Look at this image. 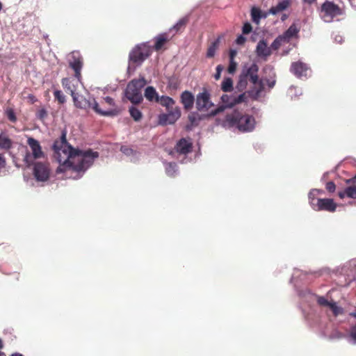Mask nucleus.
<instances>
[{
	"instance_id": "obj_1",
	"label": "nucleus",
	"mask_w": 356,
	"mask_h": 356,
	"mask_svg": "<svg viewBox=\"0 0 356 356\" xmlns=\"http://www.w3.org/2000/svg\"><path fill=\"white\" fill-rule=\"evenodd\" d=\"M54 156L59 163L56 172L65 173L67 178L77 179L93 164L99 153L92 149L74 148L63 137L54 145Z\"/></svg>"
},
{
	"instance_id": "obj_2",
	"label": "nucleus",
	"mask_w": 356,
	"mask_h": 356,
	"mask_svg": "<svg viewBox=\"0 0 356 356\" xmlns=\"http://www.w3.org/2000/svg\"><path fill=\"white\" fill-rule=\"evenodd\" d=\"M223 126L227 128L236 127L241 131L249 132L255 128L256 121L253 116L248 114L242 115L235 111L226 116Z\"/></svg>"
},
{
	"instance_id": "obj_3",
	"label": "nucleus",
	"mask_w": 356,
	"mask_h": 356,
	"mask_svg": "<svg viewBox=\"0 0 356 356\" xmlns=\"http://www.w3.org/2000/svg\"><path fill=\"white\" fill-rule=\"evenodd\" d=\"M249 97H252L253 99H257L258 91L255 93H254V91H250L248 92H243L238 96L229 95L227 94L222 95L220 97L222 105L215 110L211 111L209 115L214 116L216 114L222 112L225 108H232L238 104L246 102Z\"/></svg>"
},
{
	"instance_id": "obj_4",
	"label": "nucleus",
	"mask_w": 356,
	"mask_h": 356,
	"mask_svg": "<svg viewBox=\"0 0 356 356\" xmlns=\"http://www.w3.org/2000/svg\"><path fill=\"white\" fill-rule=\"evenodd\" d=\"M74 105L83 109H92L96 113L103 116L115 115L118 111L115 108H99V104L93 98L89 97L86 99L78 93L72 97Z\"/></svg>"
},
{
	"instance_id": "obj_5",
	"label": "nucleus",
	"mask_w": 356,
	"mask_h": 356,
	"mask_svg": "<svg viewBox=\"0 0 356 356\" xmlns=\"http://www.w3.org/2000/svg\"><path fill=\"white\" fill-rule=\"evenodd\" d=\"M323 191L320 189H312L309 193V202L311 207L315 211H327L334 212L337 209V204L332 199L330 198H318L316 197L321 195Z\"/></svg>"
},
{
	"instance_id": "obj_6",
	"label": "nucleus",
	"mask_w": 356,
	"mask_h": 356,
	"mask_svg": "<svg viewBox=\"0 0 356 356\" xmlns=\"http://www.w3.org/2000/svg\"><path fill=\"white\" fill-rule=\"evenodd\" d=\"M147 84L144 77L130 81L125 90L126 97L133 104H139L143 100L142 88Z\"/></svg>"
},
{
	"instance_id": "obj_7",
	"label": "nucleus",
	"mask_w": 356,
	"mask_h": 356,
	"mask_svg": "<svg viewBox=\"0 0 356 356\" xmlns=\"http://www.w3.org/2000/svg\"><path fill=\"white\" fill-rule=\"evenodd\" d=\"M299 31V26L296 23L292 24L282 35H280L274 40L272 44V47L276 50L280 46L289 43L291 39L298 37Z\"/></svg>"
},
{
	"instance_id": "obj_8",
	"label": "nucleus",
	"mask_w": 356,
	"mask_h": 356,
	"mask_svg": "<svg viewBox=\"0 0 356 356\" xmlns=\"http://www.w3.org/2000/svg\"><path fill=\"white\" fill-rule=\"evenodd\" d=\"M342 14L341 9L332 2H325L321 9L320 15L325 22H330L335 17Z\"/></svg>"
},
{
	"instance_id": "obj_9",
	"label": "nucleus",
	"mask_w": 356,
	"mask_h": 356,
	"mask_svg": "<svg viewBox=\"0 0 356 356\" xmlns=\"http://www.w3.org/2000/svg\"><path fill=\"white\" fill-rule=\"evenodd\" d=\"M257 71L258 67L255 64H252L250 67H245L243 73L241 74L243 76H245V78L250 77L251 81L254 84V89L252 91H254L255 93L258 91V94L264 88L265 82L264 81H261L258 82V76H257Z\"/></svg>"
},
{
	"instance_id": "obj_10",
	"label": "nucleus",
	"mask_w": 356,
	"mask_h": 356,
	"mask_svg": "<svg viewBox=\"0 0 356 356\" xmlns=\"http://www.w3.org/2000/svg\"><path fill=\"white\" fill-rule=\"evenodd\" d=\"M150 54L149 46L143 44L134 48L129 54L131 63L140 64Z\"/></svg>"
},
{
	"instance_id": "obj_11",
	"label": "nucleus",
	"mask_w": 356,
	"mask_h": 356,
	"mask_svg": "<svg viewBox=\"0 0 356 356\" xmlns=\"http://www.w3.org/2000/svg\"><path fill=\"white\" fill-rule=\"evenodd\" d=\"M167 113L159 115V124L161 125L172 124L178 120L181 116V111L179 107L167 110Z\"/></svg>"
},
{
	"instance_id": "obj_12",
	"label": "nucleus",
	"mask_w": 356,
	"mask_h": 356,
	"mask_svg": "<svg viewBox=\"0 0 356 356\" xmlns=\"http://www.w3.org/2000/svg\"><path fill=\"white\" fill-rule=\"evenodd\" d=\"M33 175L38 181H45L48 180L50 175L49 165L42 162L35 163L33 167Z\"/></svg>"
},
{
	"instance_id": "obj_13",
	"label": "nucleus",
	"mask_w": 356,
	"mask_h": 356,
	"mask_svg": "<svg viewBox=\"0 0 356 356\" xmlns=\"http://www.w3.org/2000/svg\"><path fill=\"white\" fill-rule=\"evenodd\" d=\"M213 106L210 100V95L208 92L204 91L197 95L196 98V107L200 112H207Z\"/></svg>"
},
{
	"instance_id": "obj_14",
	"label": "nucleus",
	"mask_w": 356,
	"mask_h": 356,
	"mask_svg": "<svg viewBox=\"0 0 356 356\" xmlns=\"http://www.w3.org/2000/svg\"><path fill=\"white\" fill-rule=\"evenodd\" d=\"M79 78L80 76H76L75 75L74 77L65 78L63 79L62 83L63 87L70 92L72 97L77 94L76 91L81 86Z\"/></svg>"
},
{
	"instance_id": "obj_15",
	"label": "nucleus",
	"mask_w": 356,
	"mask_h": 356,
	"mask_svg": "<svg viewBox=\"0 0 356 356\" xmlns=\"http://www.w3.org/2000/svg\"><path fill=\"white\" fill-rule=\"evenodd\" d=\"M291 71L297 77L302 78L310 75L311 71L307 65L302 62L293 63L291 67Z\"/></svg>"
},
{
	"instance_id": "obj_16",
	"label": "nucleus",
	"mask_w": 356,
	"mask_h": 356,
	"mask_svg": "<svg viewBox=\"0 0 356 356\" xmlns=\"http://www.w3.org/2000/svg\"><path fill=\"white\" fill-rule=\"evenodd\" d=\"M70 67L74 70L76 76H80L82 60L79 52L72 53L68 58Z\"/></svg>"
},
{
	"instance_id": "obj_17",
	"label": "nucleus",
	"mask_w": 356,
	"mask_h": 356,
	"mask_svg": "<svg viewBox=\"0 0 356 356\" xmlns=\"http://www.w3.org/2000/svg\"><path fill=\"white\" fill-rule=\"evenodd\" d=\"M317 301L321 306L330 309L335 316L339 315L343 312V309L339 307L335 302L329 301L323 297H318Z\"/></svg>"
},
{
	"instance_id": "obj_18",
	"label": "nucleus",
	"mask_w": 356,
	"mask_h": 356,
	"mask_svg": "<svg viewBox=\"0 0 356 356\" xmlns=\"http://www.w3.org/2000/svg\"><path fill=\"white\" fill-rule=\"evenodd\" d=\"M27 143L34 159H40L44 156V152L42 151L41 146L38 140L33 138H29Z\"/></svg>"
},
{
	"instance_id": "obj_19",
	"label": "nucleus",
	"mask_w": 356,
	"mask_h": 356,
	"mask_svg": "<svg viewBox=\"0 0 356 356\" xmlns=\"http://www.w3.org/2000/svg\"><path fill=\"white\" fill-rule=\"evenodd\" d=\"M291 5L290 0H280L276 5L272 6L269 10V13L273 15H277L286 10Z\"/></svg>"
},
{
	"instance_id": "obj_20",
	"label": "nucleus",
	"mask_w": 356,
	"mask_h": 356,
	"mask_svg": "<svg viewBox=\"0 0 356 356\" xmlns=\"http://www.w3.org/2000/svg\"><path fill=\"white\" fill-rule=\"evenodd\" d=\"M192 148L191 140L182 138L177 144L176 150L180 154H186Z\"/></svg>"
},
{
	"instance_id": "obj_21",
	"label": "nucleus",
	"mask_w": 356,
	"mask_h": 356,
	"mask_svg": "<svg viewBox=\"0 0 356 356\" xmlns=\"http://www.w3.org/2000/svg\"><path fill=\"white\" fill-rule=\"evenodd\" d=\"M272 46L270 47L264 40H261L257 45V54L259 57L266 58L270 55Z\"/></svg>"
},
{
	"instance_id": "obj_22",
	"label": "nucleus",
	"mask_w": 356,
	"mask_h": 356,
	"mask_svg": "<svg viewBox=\"0 0 356 356\" xmlns=\"http://www.w3.org/2000/svg\"><path fill=\"white\" fill-rule=\"evenodd\" d=\"M181 102L186 109L191 108L194 102L193 95L188 91H184L181 95Z\"/></svg>"
},
{
	"instance_id": "obj_23",
	"label": "nucleus",
	"mask_w": 356,
	"mask_h": 356,
	"mask_svg": "<svg viewBox=\"0 0 356 356\" xmlns=\"http://www.w3.org/2000/svg\"><path fill=\"white\" fill-rule=\"evenodd\" d=\"M338 195L341 199L348 197L356 199V185H352L345 188L343 191H339Z\"/></svg>"
},
{
	"instance_id": "obj_24",
	"label": "nucleus",
	"mask_w": 356,
	"mask_h": 356,
	"mask_svg": "<svg viewBox=\"0 0 356 356\" xmlns=\"http://www.w3.org/2000/svg\"><path fill=\"white\" fill-rule=\"evenodd\" d=\"M145 97L149 102H156L159 98V95L156 91L155 88L152 86H148L145 90Z\"/></svg>"
},
{
	"instance_id": "obj_25",
	"label": "nucleus",
	"mask_w": 356,
	"mask_h": 356,
	"mask_svg": "<svg viewBox=\"0 0 356 356\" xmlns=\"http://www.w3.org/2000/svg\"><path fill=\"white\" fill-rule=\"evenodd\" d=\"M13 142L6 132L0 134V149H8L12 147Z\"/></svg>"
},
{
	"instance_id": "obj_26",
	"label": "nucleus",
	"mask_w": 356,
	"mask_h": 356,
	"mask_svg": "<svg viewBox=\"0 0 356 356\" xmlns=\"http://www.w3.org/2000/svg\"><path fill=\"white\" fill-rule=\"evenodd\" d=\"M162 106H165L167 110L174 108L175 101L170 97L161 96L159 97L157 102Z\"/></svg>"
},
{
	"instance_id": "obj_27",
	"label": "nucleus",
	"mask_w": 356,
	"mask_h": 356,
	"mask_svg": "<svg viewBox=\"0 0 356 356\" xmlns=\"http://www.w3.org/2000/svg\"><path fill=\"white\" fill-rule=\"evenodd\" d=\"M99 108L102 109L115 108L118 111V113L115 115L120 112V110L115 106L113 99L109 97H105L104 100L100 103V104H99Z\"/></svg>"
},
{
	"instance_id": "obj_28",
	"label": "nucleus",
	"mask_w": 356,
	"mask_h": 356,
	"mask_svg": "<svg viewBox=\"0 0 356 356\" xmlns=\"http://www.w3.org/2000/svg\"><path fill=\"white\" fill-rule=\"evenodd\" d=\"M221 89L224 92H231L233 90V81L231 78H225L221 83Z\"/></svg>"
},
{
	"instance_id": "obj_29",
	"label": "nucleus",
	"mask_w": 356,
	"mask_h": 356,
	"mask_svg": "<svg viewBox=\"0 0 356 356\" xmlns=\"http://www.w3.org/2000/svg\"><path fill=\"white\" fill-rule=\"evenodd\" d=\"M248 85L247 79L245 78V76H243L241 74L239 77V80L236 86V89L238 92H243L246 89Z\"/></svg>"
},
{
	"instance_id": "obj_30",
	"label": "nucleus",
	"mask_w": 356,
	"mask_h": 356,
	"mask_svg": "<svg viewBox=\"0 0 356 356\" xmlns=\"http://www.w3.org/2000/svg\"><path fill=\"white\" fill-rule=\"evenodd\" d=\"M168 40V37L166 36V35L165 34H163V35H159L156 38V42H155V49L156 50H159L162 48V47L163 46V44L167 42Z\"/></svg>"
},
{
	"instance_id": "obj_31",
	"label": "nucleus",
	"mask_w": 356,
	"mask_h": 356,
	"mask_svg": "<svg viewBox=\"0 0 356 356\" xmlns=\"http://www.w3.org/2000/svg\"><path fill=\"white\" fill-rule=\"evenodd\" d=\"M177 171V165L174 163H168L165 165V172L168 176H174Z\"/></svg>"
},
{
	"instance_id": "obj_32",
	"label": "nucleus",
	"mask_w": 356,
	"mask_h": 356,
	"mask_svg": "<svg viewBox=\"0 0 356 356\" xmlns=\"http://www.w3.org/2000/svg\"><path fill=\"white\" fill-rule=\"evenodd\" d=\"M251 15H252V21L254 22H255L256 24H259V22L261 18L260 10L257 8H252V10H251Z\"/></svg>"
},
{
	"instance_id": "obj_33",
	"label": "nucleus",
	"mask_w": 356,
	"mask_h": 356,
	"mask_svg": "<svg viewBox=\"0 0 356 356\" xmlns=\"http://www.w3.org/2000/svg\"><path fill=\"white\" fill-rule=\"evenodd\" d=\"M129 113H130V115L131 116L136 120V121H138L139 120H140L141 117H142V113L141 112L137 109L136 108H135L134 106H131L129 108Z\"/></svg>"
},
{
	"instance_id": "obj_34",
	"label": "nucleus",
	"mask_w": 356,
	"mask_h": 356,
	"mask_svg": "<svg viewBox=\"0 0 356 356\" xmlns=\"http://www.w3.org/2000/svg\"><path fill=\"white\" fill-rule=\"evenodd\" d=\"M187 20H188V19L186 17L181 18L173 26L172 30H175L176 31H179L181 27H183L186 24Z\"/></svg>"
},
{
	"instance_id": "obj_35",
	"label": "nucleus",
	"mask_w": 356,
	"mask_h": 356,
	"mask_svg": "<svg viewBox=\"0 0 356 356\" xmlns=\"http://www.w3.org/2000/svg\"><path fill=\"white\" fill-rule=\"evenodd\" d=\"M348 340L353 344H356V325L350 330L348 335Z\"/></svg>"
},
{
	"instance_id": "obj_36",
	"label": "nucleus",
	"mask_w": 356,
	"mask_h": 356,
	"mask_svg": "<svg viewBox=\"0 0 356 356\" xmlns=\"http://www.w3.org/2000/svg\"><path fill=\"white\" fill-rule=\"evenodd\" d=\"M217 49H218V43L216 42H213L208 49L207 56L213 57L215 55Z\"/></svg>"
},
{
	"instance_id": "obj_37",
	"label": "nucleus",
	"mask_w": 356,
	"mask_h": 356,
	"mask_svg": "<svg viewBox=\"0 0 356 356\" xmlns=\"http://www.w3.org/2000/svg\"><path fill=\"white\" fill-rule=\"evenodd\" d=\"M301 90L296 87L292 86L289 89V95L291 97V98L298 97V95H301Z\"/></svg>"
},
{
	"instance_id": "obj_38",
	"label": "nucleus",
	"mask_w": 356,
	"mask_h": 356,
	"mask_svg": "<svg viewBox=\"0 0 356 356\" xmlns=\"http://www.w3.org/2000/svg\"><path fill=\"white\" fill-rule=\"evenodd\" d=\"M6 115L8 117V118L12 121V122H15L17 118H16V116L15 115V113L13 111V110L12 108H7L6 111Z\"/></svg>"
},
{
	"instance_id": "obj_39",
	"label": "nucleus",
	"mask_w": 356,
	"mask_h": 356,
	"mask_svg": "<svg viewBox=\"0 0 356 356\" xmlns=\"http://www.w3.org/2000/svg\"><path fill=\"white\" fill-rule=\"evenodd\" d=\"M237 63L234 60H229V65L228 67V72L230 74H234L236 71Z\"/></svg>"
},
{
	"instance_id": "obj_40",
	"label": "nucleus",
	"mask_w": 356,
	"mask_h": 356,
	"mask_svg": "<svg viewBox=\"0 0 356 356\" xmlns=\"http://www.w3.org/2000/svg\"><path fill=\"white\" fill-rule=\"evenodd\" d=\"M54 96L60 103H63L65 101V96L61 91L56 90L54 92Z\"/></svg>"
},
{
	"instance_id": "obj_41",
	"label": "nucleus",
	"mask_w": 356,
	"mask_h": 356,
	"mask_svg": "<svg viewBox=\"0 0 356 356\" xmlns=\"http://www.w3.org/2000/svg\"><path fill=\"white\" fill-rule=\"evenodd\" d=\"M121 152L127 156H131L134 154V150L128 147L122 146L120 149Z\"/></svg>"
},
{
	"instance_id": "obj_42",
	"label": "nucleus",
	"mask_w": 356,
	"mask_h": 356,
	"mask_svg": "<svg viewBox=\"0 0 356 356\" xmlns=\"http://www.w3.org/2000/svg\"><path fill=\"white\" fill-rule=\"evenodd\" d=\"M223 69L224 68H223L222 65H218L216 67V73L214 75V78L216 80H218L220 78L221 72H222Z\"/></svg>"
},
{
	"instance_id": "obj_43",
	"label": "nucleus",
	"mask_w": 356,
	"mask_h": 356,
	"mask_svg": "<svg viewBox=\"0 0 356 356\" xmlns=\"http://www.w3.org/2000/svg\"><path fill=\"white\" fill-rule=\"evenodd\" d=\"M252 31V26L250 24L245 23L243 26V32L245 34L249 33Z\"/></svg>"
},
{
	"instance_id": "obj_44",
	"label": "nucleus",
	"mask_w": 356,
	"mask_h": 356,
	"mask_svg": "<svg viewBox=\"0 0 356 356\" xmlns=\"http://www.w3.org/2000/svg\"><path fill=\"white\" fill-rule=\"evenodd\" d=\"M6 160L2 154H0V172L6 168Z\"/></svg>"
},
{
	"instance_id": "obj_45",
	"label": "nucleus",
	"mask_w": 356,
	"mask_h": 356,
	"mask_svg": "<svg viewBox=\"0 0 356 356\" xmlns=\"http://www.w3.org/2000/svg\"><path fill=\"white\" fill-rule=\"evenodd\" d=\"M326 189L330 192H334L335 190V184L332 181L327 182Z\"/></svg>"
},
{
	"instance_id": "obj_46",
	"label": "nucleus",
	"mask_w": 356,
	"mask_h": 356,
	"mask_svg": "<svg viewBox=\"0 0 356 356\" xmlns=\"http://www.w3.org/2000/svg\"><path fill=\"white\" fill-rule=\"evenodd\" d=\"M237 54V51L235 49H230L229 51V60H234L235 56Z\"/></svg>"
},
{
	"instance_id": "obj_47",
	"label": "nucleus",
	"mask_w": 356,
	"mask_h": 356,
	"mask_svg": "<svg viewBox=\"0 0 356 356\" xmlns=\"http://www.w3.org/2000/svg\"><path fill=\"white\" fill-rule=\"evenodd\" d=\"M245 40V38L242 36V35H240L239 37H238V38L236 39V43L238 44H242Z\"/></svg>"
},
{
	"instance_id": "obj_48",
	"label": "nucleus",
	"mask_w": 356,
	"mask_h": 356,
	"mask_svg": "<svg viewBox=\"0 0 356 356\" xmlns=\"http://www.w3.org/2000/svg\"><path fill=\"white\" fill-rule=\"evenodd\" d=\"M46 111L44 109H42L38 112V117L40 119H43L46 116Z\"/></svg>"
},
{
	"instance_id": "obj_49",
	"label": "nucleus",
	"mask_w": 356,
	"mask_h": 356,
	"mask_svg": "<svg viewBox=\"0 0 356 356\" xmlns=\"http://www.w3.org/2000/svg\"><path fill=\"white\" fill-rule=\"evenodd\" d=\"M31 156L30 154H26L25 158H24V161L27 163V165H31Z\"/></svg>"
},
{
	"instance_id": "obj_50",
	"label": "nucleus",
	"mask_w": 356,
	"mask_h": 356,
	"mask_svg": "<svg viewBox=\"0 0 356 356\" xmlns=\"http://www.w3.org/2000/svg\"><path fill=\"white\" fill-rule=\"evenodd\" d=\"M266 84L270 88H272L275 85V81H266Z\"/></svg>"
},
{
	"instance_id": "obj_51",
	"label": "nucleus",
	"mask_w": 356,
	"mask_h": 356,
	"mask_svg": "<svg viewBox=\"0 0 356 356\" xmlns=\"http://www.w3.org/2000/svg\"><path fill=\"white\" fill-rule=\"evenodd\" d=\"M305 3H309V4H311L313 2H314L316 0H303Z\"/></svg>"
},
{
	"instance_id": "obj_52",
	"label": "nucleus",
	"mask_w": 356,
	"mask_h": 356,
	"mask_svg": "<svg viewBox=\"0 0 356 356\" xmlns=\"http://www.w3.org/2000/svg\"><path fill=\"white\" fill-rule=\"evenodd\" d=\"M335 40L339 42H341V38L340 36L336 37L335 38Z\"/></svg>"
},
{
	"instance_id": "obj_53",
	"label": "nucleus",
	"mask_w": 356,
	"mask_h": 356,
	"mask_svg": "<svg viewBox=\"0 0 356 356\" xmlns=\"http://www.w3.org/2000/svg\"><path fill=\"white\" fill-rule=\"evenodd\" d=\"M335 40L339 42H341V38L340 36L336 37L335 38Z\"/></svg>"
},
{
	"instance_id": "obj_54",
	"label": "nucleus",
	"mask_w": 356,
	"mask_h": 356,
	"mask_svg": "<svg viewBox=\"0 0 356 356\" xmlns=\"http://www.w3.org/2000/svg\"><path fill=\"white\" fill-rule=\"evenodd\" d=\"M334 337H336V338H341V337H342V334H339V333H337V334Z\"/></svg>"
},
{
	"instance_id": "obj_55",
	"label": "nucleus",
	"mask_w": 356,
	"mask_h": 356,
	"mask_svg": "<svg viewBox=\"0 0 356 356\" xmlns=\"http://www.w3.org/2000/svg\"><path fill=\"white\" fill-rule=\"evenodd\" d=\"M11 356H22V355L19 354V353H15V354H13Z\"/></svg>"
},
{
	"instance_id": "obj_56",
	"label": "nucleus",
	"mask_w": 356,
	"mask_h": 356,
	"mask_svg": "<svg viewBox=\"0 0 356 356\" xmlns=\"http://www.w3.org/2000/svg\"><path fill=\"white\" fill-rule=\"evenodd\" d=\"M350 3L353 5V3H356V0H349Z\"/></svg>"
},
{
	"instance_id": "obj_57",
	"label": "nucleus",
	"mask_w": 356,
	"mask_h": 356,
	"mask_svg": "<svg viewBox=\"0 0 356 356\" xmlns=\"http://www.w3.org/2000/svg\"><path fill=\"white\" fill-rule=\"evenodd\" d=\"M351 315H352V316H355V317H356V312H354V313H352V314H351Z\"/></svg>"
},
{
	"instance_id": "obj_58",
	"label": "nucleus",
	"mask_w": 356,
	"mask_h": 356,
	"mask_svg": "<svg viewBox=\"0 0 356 356\" xmlns=\"http://www.w3.org/2000/svg\"><path fill=\"white\" fill-rule=\"evenodd\" d=\"M286 18V16L284 15L282 17V20H284Z\"/></svg>"
},
{
	"instance_id": "obj_59",
	"label": "nucleus",
	"mask_w": 356,
	"mask_h": 356,
	"mask_svg": "<svg viewBox=\"0 0 356 356\" xmlns=\"http://www.w3.org/2000/svg\"><path fill=\"white\" fill-rule=\"evenodd\" d=\"M0 356H6L3 353H0Z\"/></svg>"
},
{
	"instance_id": "obj_60",
	"label": "nucleus",
	"mask_w": 356,
	"mask_h": 356,
	"mask_svg": "<svg viewBox=\"0 0 356 356\" xmlns=\"http://www.w3.org/2000/svg\"><path fill=\"white\" fill-rule=\"evenodd\" d=\"M1 8H2V4H1V3L0 2V10H1Z\"/></svg>"
},
{
	"instance_id": "obj_61",
	"label": "nucleus",
	"mask_w": 356,
	"mask_h": 356,
	"mask_svg": "<svg viewBox=\"0 0 356 356\" xmlns=\"http://www.w3.org/2000/svg\"><path fill=\"white\" fill-rule=\"evenodd\" d=\"M2 346V343H1V341L0 340V348H1Z\"/></svg>"
},
{
	"instance_id": "obj_62",
	"label": "nucleus",
	"mask_w": 356,
	"mask_h": 356,
	"mask_svg": "<svg viewBox=\"0 0 356 356\" xmlns=\"http://www.w3.org/2000/svg\"><path fill=\"white\" fill-rule=\"evenodd\" d=\"M354 179L356 180V176L354 177Z\"/></svg>"
}]
</instances>
